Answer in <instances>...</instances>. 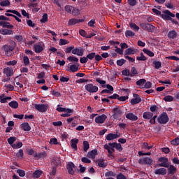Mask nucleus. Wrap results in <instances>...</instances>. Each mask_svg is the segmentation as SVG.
I'll return each instance as SVG.
<instances>
[{
	"label": "nucleus",
	"mask_w": 179,
	"mask_h": 179,
	"mask_svg": "<svg viewBox=\"0 0 179 179\" xmlns=\"http://www.w3.org/2000/svg\"><path fill=\"white\" fill-rule=\"evenodd\" d=\"M98 166L102 167V169H105V167H107V164L105 163L104 160L99 159L98 160Z\"/></svg>",
	"instance_id": "obj_37"
},
{
	"label": "nucleus",
	"mask_w": 179,
	"mask_h": 179,
	"mask_svg": "<svg viewBox=\"0 0 179 179\" xmlns=\"http://www.w3.org/2000/svg\"><path fill=\"white\" fill-rule=\"evenodd\" d=\"M16 43L15 41H11L10 44H5L2 46L1 50L4 51L7 57H10L12 55V52L15 50Z\"/></svg>",
	"instance_id": "obj_1"
},
{
	"label": "nucleus",
	"mask_w": 179,
	"mask_h": 179,
	"mask_svg": "<svg viewBox=\"0 0 179 179\" xmlns=\"http://www.w3.org/2000/svg\"><path fill=\"white\" fill-rule=\"evenodd\" d=\"M164 101H173V100H174V97H173V96L171 95H167L164 96Z\"/></svg>",
	"instance_id": "obj_52"
},
{
	"label": "nucleus",
	"mask_w": 179,
	"mask_h": 179,
	"mask_svg": "<svg viewBox=\"0 0 179 179\" xmlns=\"http://www.w3.org/2000/svg\"><path fill=\"white\" fill-rule=\"evenodd\" d=\"M153 64L155 65V69H159L162 68V62H154Z\"/></svg>",
	"instance_id": "obj_57"
},
{
	"label": "nucleus",
	"mask_w": 179,
	"mask_h": 179,
	"mask_svg": "<svg viewBox=\"0 0 179 179\" xmlns=\"http://www.w3.org/2000/svg\"><path fill=\"white\" fill-rule=\"evenodd\" d=\"M79 143V139L74 138L71 140V146L74 150H78V143Z\"/></svg>",
	"instance_id": "obj_19"
},
{
	"label": "nucleus",
	"mask_w": 179,
	"mask_h": 179,
	"mask_svg": "<svg viewBox=\"0 0 179 179\" xmlns=\"http://www.w3.org/2000/svg\"><path fill=\"white\" fill-rule=\"evenodd\" d=\"M139 164H145L147 166H152L153 164V159L152 158L145 157L138 159Z\"/></svg>",
	"instance_id": "obj_5"
},
{
	"label": "nucleus",
	"mask_w": 179,
	"mask_h": 179,
	"mask_svg": "<svg viewBox=\"0 0 179 179\" xmlns=\"http://www.w3.org/2000/svg\"><path fill=\"white\" fill-rule=\"evenodd\" d=\"M162 17L165 20H171V17H176V15L173 14L170 10H166L163 12Z\"/></svg>",
	"instance_id": "obj_6"
},
{
	"label": "nucleus",
	"mask_w": 179,
	"mask_h": 179,
	"mask_svg": "<svg viewBox=\"0 0 179 179\" xmlns=\"http://www.w3.org/2000/svg\"><path fill=\"white\" fill-rule=\"evenodd\" d=\"M24 153L23 150L20 149L19 150L18 152L16 153V157H18V159L23 158Z\"/></svg>",
	"instance_id": "obj_49"
},
{
	"label": "nucleus",
	"mask_w": 179,
	"mask_h": 179,
	"mask_svg": "<svg viewBox=\"0 0 179 179\" xmlns=\"http://www.w3.org/2000/svg\"><path fill=\"white\" fill-rule=\"evenodd\" d=\"M78 69L79 67L75 64L70 66V72H78Z\"/></svg>",
	"instance_id": "obj_43"
},
{
	"label": "nucleus",
	"mask_w": 179,
	"mask_h": 179,
	"mask_svg": "<svg viewBox=\"0 0 179 179\" xmlns=\"http://www.w3.org/2000/svg\"><path fill=\"white\" fill-rule=\"evenodd\" d=\"M89 148H90V145H89V142L84 141H83L84 152H87L89 150Z\"/></svg>",
	"instance_id": "obj_40"
},
{
	"label": "nucleus",
	"mask_w": 179,
	"mask_h": 179,
	"mask_svg": "<svg viewBox=\"0 0 179 179\" xmlns=\"http://www.w3.org/2000/svg\"><path fill=\"white\" fill-rule=\"evenodd\" d=\"M0 26L3 27L4 29H10V30H13V25L10 24V22L6 21H0Z\"/></svg>",
	"instance_id": "obj_15"
},
{
	"label": "nucleus",
	"mask_w": 179,
	"mask_h": 179,
	"mask_svg": "<svg viewBox=\"0 0 179 179\" xmlns=\"http://www.w3.org/2000/svg\"><path fill=\"white\" fill-rule=\"evenodd\" d=\"M157 121L159 124H167V122H169V116L167 115V113H162L157 118Z\"/></svg>",
	"instance_id": "obj_7"
},
{
	"label": "nucleus",
	"mask_w": 179,
	"mask_h": 179,
	"mask_svg": "<svg viewBox=\"0 0 179 179\" xmlns=\"http://www.w3.org/2000/svg\"><path fill=\"white\" fill-rule=\"evenodd\" d=\"M155 174H156V176H166L167 174V169L165 168L157 169L155 171Z\"/></svg>",
	"instance_id": "obj_13"
},
{
	"label": "nucleus",
	"mask_w": 179,
	"mask_h": 179,
	"mask_svg": "<svg viewBox=\"0 0 179 179\" xmlns=\"http://www.w3.org/2000/svg\"><path fill=\"white\" fill-rule=\"evenodd\" d=\"M87 156L89 159H94L97 156V150H92L87 153Z\"/></svg>",
	"instance_id": "obj_25"
},
{
	"label": "nucleus",
	"mask_w": 179,
	"mask_h": 179,
	"mask_svg": "<svg viewBox=\"0 0 179 179\" xmlns=\"http://www.w3.org/2000/svg\"><path fill=\"white\" fill-rule=\"evenodd\" d=\"M106 177H115V173L113 172L112 171H108L105 173Z\"/></svg>",
	"instance_id": "obj_50"
},
{
	"label": "nucleus",
	"mask_w": 179,
	"mask_h": 179,
	"mask_svg": "<svg viewBox=\"0 0 179 179\" xmlns=\"http://www.w3.org/2000/svg\"><path fill=\"white\" fill-rule=\"evenodd\" d=\"M80 22H82V20L73 18L69 20L68 26H74V24L80 23Z\"/></svg>",
	"instance_id": "obj_24"
},
{
	"label": "nucleus",
	"mask_w": 179,
	"mask_h": 179,
	"mask_svg": "<svg viewBox=\"0 0 179 179\" xmlns=\"http://www.w3.org/2000/svg\"><path fill=\"white\" fill-rule=\"evenodd\" d=\"M16 139H17L16 137H10L9 138H8V142L9 145H13Z\"/></svg>",
	"instance_id": "obj_60"
},
{
	"label": "nucleus",
	"mask_w": 179,
	"mask_h": 179,
	"mask_svg": "<svg viewBox=\"0 0 179 179\" xmlns=\"http://www.w3.org/2000/svg\"><path fill=\"white\" fill-rule=\"evenodd\" d=\"M43 45L40 44L34 45V51L35 52L39 54V52H41L43 51Z\"/></svg>",
	"instance_id": "obj_29"
},
{
	"label": "nucleus",
	"mask_w": 179,
	"mask_h": 179,
	"mask_svg": "<svg viewBox=\"0 0 179 179\" xmlns=\"http://www.w3.org/2000/svg\"><path fill=\"white\" fill-rule=\"evenodd\" d=\"M85 51L83 50V48H73V50H72V54H73L74 55H78V57H82L83 56Z\"/></svg>",
	"instance_id": "obj_11"
},
{
	"label": "nucleus",
	"mask_w": 179,
	"mask_h": 179,
	"mask_svg": "<svg viewBox=\"0 0 179 179\" xmlns=\"http://www.w3.org/2000/svg\"><path fill=\"white\" fill-rule=\"evenodd\" d=\"M35 108L36 110H38V111H40V113H45L47 110L48 109V104H35Z\"/></svg>",
	"instance_id": "obj_9"
},
{
	"label": "nucleus",
	"mask_w": 179,
	"mask_h": 179,
	"mask_svg": "<svg viewBox=\"0 0 179 179\" xmlns=\"http://www.w3.org/2000/svg\"><path fill=\"white\" fill-rule=\"evenodd\" d=\"M115 149L117 150L118 152H122L123 148L120 143H115Z\"/></svg>",
	"instance_id": "obj_46"
},
{
	"label": "nucleus",
	"mask_w": 179,
	"mask_h": 179,
	"mask_svg": "<svg viewBox=\"0 0 179 179\" xmlns=\"http://www.w3.org/2000/svg\"><path fill=\"white\" fill-rule=\"evenodd\" d=\"M117 138H120V135H107L106 137L107 141H113L117 139Z\"/></svg>",
	"instance_id": "obj_36"
},
{
	"label": "nucleus",
	"mask_w": 179,
	"mask_h": 179,
	"mask_svg": "<svg viewBox=\"0 0 179 179\" xmlns=\"http://www.w3.org/2000/svg\"><path fill=\"white\" fill-rule=\"evenodd\" d=\"M20 127L21 129H22L23 131H30V129H31V127H30V124H29L28 122H24L21 124Z\"/></svg>",
	"instance_id": "obj_22"
},
{
	"label": "nucleus",
	"mask_w": 179,
	"mask_h": 179,
	"mask_svg": "<svg viewBox=\"0 0 179 179\" xmlns=\"http://www.w3.org/2000/svg\"><path fill=\"white\" fill-rule=\"evenodd\" d=\"M59 44V45H65L66 44H69V41L66 39H60Z\"/></svg>",
	"instance_id": "obj_56"
},
{
	"label": "nucleus",
	"mask_w": 179,
	"mask_h": 179,
	"mask_svg": "<svg viewBox=\"0 0 179 179\" xmlns=\"http://www.w3.org/2000/svg\"><path fill=\"white\" fill-rule=\"evenodd\" d=\"M17 173L20 176V177H24V176H26V172H24V171L22 169L17 170Z\"/></svg>",
	"instance_id": "obj_55"
},
{
	"label": "nucleus",
	"mask_w": 179,
	"mask_h": 179,
	"mask_svg": "<svg viewBox=\"0 0 179 179\" xmlns=\"http://www.w3.org/2000/svg\"><path fill=\"white\" fill-rule=\"evenodd\" d=\"M137 86H140V87H143V85L146 83V80L144 78L140 79L138 81H136Z\"/></svg>",
	"instance_id": "obj_30"
},
{
	"label": "nucleus",
	"mask_w": 179,
	"mask_h": 179,
	"mask_svg": "<svg viewBox=\"0 0 179 179\" xmlns=\"http://www.w3.org/2000/svg\"><path fill=\"white\" fill-rule=\"evenodd\" d=\"M136 75H138V70H136L135 66L131 67L130 77L132 78L134 76H136Z\"/></svg>",
	"instance_id": "obj_31"
},
{
	"label": "nucleus",
	"mask_w": 179,
	"mask_h": 179,
	"mask_svg": "<svg viewBox=\"0 0 179 179\" xmlns=\"http://www.w3.org/2000/svg\"><path fill=\"white\" fill-rule=\"evenodd\" d=\"M7 13H6V16H11L12 17H13L14 15H16V16H17L18 17H22V15L20 14V13L16 11V10H6ZM10 13H13V14H10Z\"/></svg>",
	"instance_id": "obj_14"
},
{
	"label": "nucleus",
	"mask_w": 179,
	"mask_h": 179,
	"mask_svg": "<svg viewBox=\"0 0 179 179\" xmlns=\"http://www.w3.org/2000/svg\"><path fill=\"white\" fill-rule=\"evenodd\" d=\"M94 57H96V52H91L87 55V59H90V60L93 59Z\"/></svg>",
	"instance_id": "obj_61"
},
{
	"label": "nucleus",
	"mask_w": 179,
	"mask_h": 179,
	"mask_svg": "<svg viewBox=\"0 0 179 179\" xmlns=\"http://www.w3.org/2000/svg\"><path fill=\"white\" fill-rule=\"evenodd\" d=\"M0 34H2L3 36H10V34H13V31L9 30V29H0Z\"/></svg>",
	"instance_id": "obj_21"
},
{
	"label": "nucleus",
	"mask_w": 179,
	"mask_h": 179,
	"mask_svg": "<svg viewBox=\"0 0 179 179\" xmlns=\"http://www.w3.org/2000/svg\"><path fill=\"white\" fill-rule=\"evenodd\" d=\"M143 53L148 55V57H155V53H153V52L148 49H143Z\"/></svg>",
	"instance_id": "obj_41"
},
{
	"label": "nucleus",
	"mask_w": 179,
	"mask_h": 179,
	"mask_svg": "<svg viewBox=\"0 0 179 179\" xmlns=\"http://www.w3.org/2000/svg\"><path fill=\"white\" fill-rule=\"evenodd\" d=\"M134 36H135V33L133 32L131 30H127L125 31V36L128 38L129 37H134Z\"/></svg>",
	"instance_id": "obj_39"
},
{
	"label": "nucleus",
	"mask_w": 179,
	"mask_h": 179,
	"mask_svg": "<svg viewBox=\"0 0 179 179\" xmlns=\"http://www.w3.org/2000/svg\"><path fill=\"white\" fill-rule=\"evenodd\" d=\"M125 62H127V60L124 59H119L117 61V65H118L119 66H122V65L125 64Z\"/></svg>",
	"instance_id": "obj_58"
},
{
	"label": "nucleus",
	"mask_w": 179,
	"mask_h": 179,
	"mask_svg": "<svg viewBox=\"0 0 179 179\" xmlns=\"http://www.w3.org/2000/svg\"><path fill=\"white\" fill-rule=\"evenodd\" d=\"M8 100H12V97L8 96V97L3 98V94L0 96V102L7 103Z\"/></svg>",
	"instance_id": "obj_35"
},
{
	"label": "nucleus",
	"mask_w": 179,
	"mask_h": 179,
	"mask_svg": "<svg viewBox=\"0 0 179 179\" xmlns=\"http://www.w3.org/2000/svg\"><path fill=\"white\" fill-rule=\"evenodd\" d=\"M177 171V168L173 165H169L168 167V176H174Z\"/></svg>",
	"instance_id": "obj_17"
},
{
	"label": "nucleus",
	"mask_w": 179,
	"mask_h": 179,
	"mask_svg": "<svg viewBox=\"0 0 179 179\" xmlns=\"http://www.w3.org/2000/svg\"><path fill=\"white\" fill-rule=\"evenodd\" d=\"M140 55L141 57H136L137 61H146V59H148L146 57H145V55H143V52H141Z\"/></svg>",
	"instance_id": "obj_47"
},
{
	"label": "nucleus",
	"mask_w": 179,
	"mask_h": 179,
	"mask_svg": "<svg viewBox=\"0 0 179 179\" xmlns=\"http://www.w3.org/2000/svg\"><path fill=\"white\" fill-rule=\"evenodd\" d=\"M158 162L159 164H157V167H165L166 169H169L170 166V162H169V158L161 157L158 159Z\"/></svg>",
	"instance_id": "obj_2"
},
{
	"label": "nucleus",
	"mask_w": 179,
	"mask_h": 179,
	"mask_svg": "<svg viewBox=\"0 0 179 179\" xmlns=\"http://www.w3.org/2000/svg\"><path fill=\"white\" fill-rule=\"evenodd\" d=\"M129 26H130L131 29H132L133 30H136V31H139V27L138 25H136V24L130 23Z\"/></svg>",
	"instance_id": "obj_45"
},
{
	"label": "nucleus",
	"mask_w": 179,
	"mask_h": 179,
	"mask_svg": "<svg viewBox=\"0 0 179 179\" xmlns=\"http://www.w3.org/2000/svg\"><path fill=\"white\" fill-rule=\"evenodd\" d=\"M0 6H1L2 7L10 6V2L9 1V0H4L0 2Z\"/></svg>",
	"instance_id": "obj_38"
},
{
	"label": "nucleus",
	"mask_w": 179,
	"mask_h": 179,
	"mask_svg": "<svg viewBox=\"0 0 179 179\" xmlns=\"http://www.w3.org/2000/svg\"><path fill=\"white\" fill-rule=\"evenodd\" d=\"M67 61H69V62H79V59L75 56H70L67 58Z\"/></svg>",
	"instance_id": "obj_33"
},
{
	"label": "nucleus",
	"mask_w": 179,
	"mask_h": 179,
	"mask_svg": "<svg viewBox=\"0 0 179 179\" xmlns=\"http://www.w3.org/2000/svg\"><path fill=\"white\" fill-rule=\"evenodd\" d=\"M41 174H43V171H35L33 173V176L34 178H39V177L41 176Z\"/></svg>",
	"instance_id": "obj_42"
},
{
	"label": "nucleus",
	"mask_w": 179,
	"mask_h": 179,
	"mask_svg": "<svg viewBox=\"0 0 179 179\" xmlns=\"http://www.w3.org/2000/svg\"><path fill=\"white\" fill-rule=\"evenodd\" d=\"M136 53V49L134 48H129L125 50L124 55H132Z\"/></svg>",
	"instance_id": "obj_23"
},
{
	"label": "nucleus",
	"mask_w": 179,
	"mask_h": 179,
	"mask_svg": "<svg viewBox=\"0 0 179 179\" xmlns=\"http://www.w3.org/2000/svg\"><path fill=\"white\" fill-rule=\"evenodd\" d=\"M134 99L131 100V103L133 105L138 104L142 101V99H141V96L138 95V94H133Z\"/></svg>",
	"instance_id": "obj_12"
},
{
	"label": "nucleus",
	"mask_w": 179,
	"mask_h": 179,
	"mask_svg": "<svg viewBox=\"0 0 179 179\" xmlns=\"http://www.w3.org/2000/svg\"><path fill=\"white\" fill-rule=\"evenodd\" d=\"M121 114H122V111L121 110V109L120 108L115 107L113 109L114 117H120V115H121Z\"/></svg>",
	"instance_id": "obj_28"
},
{
	"label": "nucleus",
	"mask_w": 179,
	"mask_h": 179,
	"mask_svg": "<svg viewBox=\"0 0 179 179\" xmlns=\"http://www.w3.org/2000/svg\"><path fill=\"white\" fill-rule=\"evenodd\" d=\"M85 89L88 93H97V92H99V87L92 83L85 85Z\"/></svg>",
	"instance_id": "obj_4"
},
{
	"label": "nucleus",
	"mask_w": 179,
	"mask_h": 179,
	"mask_svg": "<svg viewBox=\"0 0 179 179\" xmlns=\"http://www.w3.org/2000/svg\"><path fill=\"white\" fill-rule=\"evenodd\" d=\"M48 20V15L47 13L43 14L42 19L41 20V23H45Z\"/></svg>",
	"instance_id": "obj_48"
},
{
	"label": "nucleus",
	"mask_w": 179,
	"mask_h": 179,
	"mask_svg": "<svg viewBox=\"0 0 179 179\" xmlns=\"http://www.w3.org/2000/svg\"><path fill=\"white\" fill-rule=\"evenodd\" d=\"M153 117V113L152 112H144L143 114V118L144 120H150Z\"/></svg>",
	"instance_id": "obj_26"
},
{
	"label": "nucleus",
	"mask_w": 179,
	"mask_h": 179,
	"mask_svg": "<svg viewBox=\"0 0 179 179\" xmlns=\"http://www.w3.org/2000/svg\"><path fill=\"white\" fill-rule=\"evenodd\" d=\"M140 27H141L143 30H146V31H148L149 33H153V31H155V29H156L155 26L149 23H141Z\"/></svg>",
	"instance_id": "obj_3"
},
{
	"label": "nucleus",
	"mask_w": 179,
	"mask_h": 179,
	"mask_svg": "<svg viewBox=\"0 0 179 179\" xmlns=\"http://www.w3.org/2000/svg\"><path fill=\"white\" fill-rule=\"evenodd\" d=\"M50 145H58V140L57 139V138H51L50 140Z\"/></svg>",
	"instance_id": "obj_59"
},
{
	"label": "nucleus",
	"mask_w": 179,
	"mask_h": 179,
	"mask_svg": "<svg viewBox=\"0 0 179 179\" xmlns=\"http://www.w3.org/2000/svg\"><path fill=\"white\" fill-rule=\"evenodd\" d=\"M23 61H24V65H26V66H27V65H29V64H30V59H29V57L27 56H24L23 57Z\"/></svg>",
	"instance_id": "obj_63"
},
{
	"label": "nucleus",
	"mask_w": 179,
	"mask_h": 179,
	"mask_svg": "<svg viewBox=\"0 0 179 179\" xmlns=\"http://www.w3.org/2000/svg\"><path fill=\"white\" fill-rule=\"evenodd\" d=\"M106 120H107V115L102 114L95 118V122L96 124H104V121H106Z\"/></svg>",
	"instance_id": "obj_10"
},
{
	"label": "nucleus",
	"mask_w": 179,
	"mask_h": 179,
	"mask_svg": "<svg viewBox=\"0 0 179 179\" xmlns=\"http://www.w3.org/2000/svg\"><path fill=\"white\" fill-rule=\"evenodd\" d=\"M73 112L72 109H66L65 113H62L61 117H71V113Z\"/></svg>",
	"instance_id": "obj_32"
},
{
	"label": "nucleus",
	"mask_w": 179,
	"mask_h": 179,
	"mask_svg": "<svg viewBox=\"0 0 179 179\" xmlns=\"http://www.w3.org/2000/svg\"><path fill=\"white\" fill-rule=\"evenodd\" d=\"M72 15L74 16H78L79 14V10L75 7H73V10L71 11Z\"/></svg>",
	"instance_id": "obj_62"
},
{
	"label": "nucleus",
	"mask_w": 179,
	"mask_h": 179,
	"mask_svg": "<svg viewBox=\"0 0 179 179\" xmlns=\"http://www.w3.org/2000/svg\"><path fill=\"white\" fill-rule=\"evenodd\" d=\"M64 9H65L66 12H67L68 13H72L73 7L71 6H66Z\"/></svg>",
	"instance_id": "obj_54"
},
{
	"label": "nucleus",
	"mask_w": 179,
	"mask_h": 179,
	"mask_svg": "<svg viewBox=\"0 0 179 179\" xmlns=\"http://www.w3.org/2000/svg\"><path fill=\"white\" fill-rule=\"evenodd\" d=\"M178 34H177V31H176V30H171L168 33V37L169 38H172L173 40H174V38H176L177 37Z\"/></svg>",
	"instance_id": "obj_27"
},
{
	"label": "nucleus",
	"mask_w": 179,
	"mask_h": 179,
	"mask_svg": "<svg viewBox=\"0 0 179 179\" xmlns=\"http://www.w3.org/2000/svg\"><path fill=\"white\" fill-rule=\"evenodd\" d=\"M143 149H147V150H150V149H152V148H153V145L149 146V144L148 143L145 142L143 144Z\"/></svg>",
	"instance_id": "obj_51"
},
{
	"label": "nucleus",
	"mask_w": 179,
	"mask_h": 179,
	"mask_svg": "<svg viewBox=\"0 0 179 179\" xmlns=\"http://www.w3.org/2000/svg\"><path fill=\"white\" fill-rule=\"evenodd\" d=\"M126 118L130 121H137L138 116H136L133 113H129L126 115Z\"/></svg>",
	"instance_id": "obj_18"
},
{
	"label": "nucleus",
	"mask_w": 179,
	"mask_h": 179,
	"mask_svg": "<svg viewBox=\"0 0 179 179\" xmlns=\"http://www.w3.org/2000/svg\"><path fill=\"white\" fill-rule=\"evenodd\" d=\"M171 145H174L175 146H178L179 145V138L178 137L176 138L175 139L171 141Z\"/></svg>",
	"instance_id": "obj_53"
},
{
	"label": "nucleus",
	"mask_w": 179,
	"mask_h": 179,
	"mask_svg": "<svg viewBox=\"0 0 179 179\" xmlns=\"http://www.w3.org/2000/svg\"><path fill=\"white\" fill-rule=\"evenodd\" d=\"M8 105L10 106V107H11V108H17V107H19V103L16 101H13L10 102Z\"/></svg>",
	"instance_id": "obj_34"
},
{
	"label": "nucleus",
	"mask_w": 179,
	"mask_h": 179,
	"mask_svg": "<svg viewBox=\"0 0 179 179\" xmlns=\"http://www.w3.org/2000/svg\"><path fill=\"white\" fill-rule=\"evenodd\" d=\"M116 179H127V176H124L122 173H120L118 175H117Z\"/></svg>",
	"instance_id": "obj_64"
},
{
	"label": "nucleus",
	"mask_w": 179,
	"mask_h": 179,
	"mask_svg": "<svg viewBox=\"0 0 179 179\" xmlns=\"http://www.w3.org/2000/svg\"><path fill=\"white\" fill-rule=\"evenodd\" d=\"M3 73L8 77L12 76V75H13V69L10 67L5 68L3 69Z\"/></svg>",
	"instance_id": "obj_20"
},
{
	"label": "nucleus",
	"mask_w": 179,
	"mask_h": 179,
	"mask_svg": "<svg viewBox=\"0 0 179 179\" xmlns=\"http://www.w3.org/2000/svg\"><path fill=\"white\" fill-rule=\"evenodd\" d=\"M76 168V166H75V164H73V162H68V164L66 165V169L68 170L69 174L73 176V174H75V170H73V169Z\"/></svg>",
	"instance_id": "obj_8"
},
{
	"label": "nucleus",
	"mask_w": 179,
	"mask_h": 179,
	"mask_svg": "<svg viewBox=\"0 0 179 179\" xmlns=\"http://www.w3.org/2000/svg\"><path fill=\"white\" fill-rule=\"evenodd\" d=\"M103 148L108 151V157H114V156L113 155V153L115 152V150L114 148H110L108 144H105Z\"/></svg>",
	"instance_id": "obj_16"
},
{
	"label": "nucleus",
	"mask_w": 179,
	"mask_h": 179,
	"mask_svg": "<svg viewBox=\"0 0 179 179\" xmlns=\"http://www.w3.org/2000/svg\"><path fill=\"white\" fill-rule=\"evenodd\" d=\"M23 146V143L22 142H18L17 144H13L12 148L13 149H20Z\"/></svg>",
	"instance_id": "obj_44"
}]
</instances>
